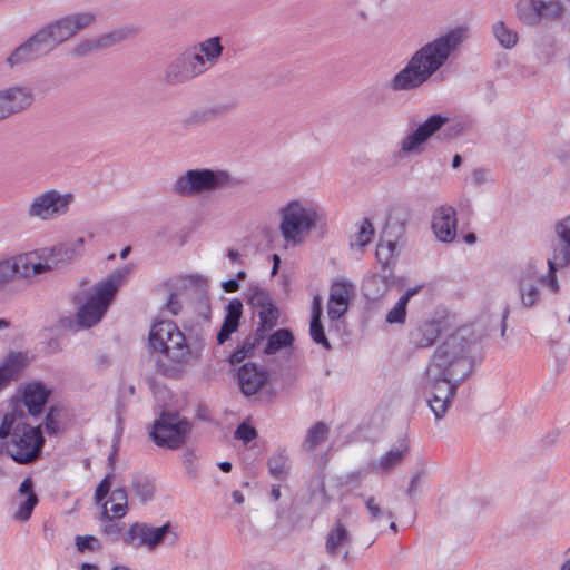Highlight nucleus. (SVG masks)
Here are the masks:
<instances>
[{"label":"nucleus","mask_w":570,"mask_h":570,"mask_svg":"<svg viewBox=\"0 0 570 570\" xmlns=\"http://www.w3.org/2000/svg\"><path fill=\"white\" fill-rule=\"evenodd\" d=\"M478 347L476 341L459 331L434 352L425 371V384L431 390L428 403L436 420L444 416L458 387L472 373Z\"/></svg>","instance_id":"f257e3e1"},{"label":"nucleus","mask_w":570,"mask_h":570,"mask_svg":"<svg viewBox=\"0 0 570 570\" xmlns=\"http://www.w3.org/2000/svg\"><path fill=\"white\" fill-rule=\"evenodd\" d=\"M469 38L470 29L465 24L440 33L413 52L406 65L390 79L387 87L395 92L419 89L460 51Z\"/></svg>","instance_id":"f03ea898"},{"label":"nucleus","mask_w":570,"mask_h":570,"mask_svg":"<svg viewBox=\"0 0 570 570\" xmlns=\"http://www.w3.org/2000/svg\"><path fill=\"white\" fill-rule=\"evenodd\" d=\"M95 20L96 14L92 11L73 12L52 20L18 46L7 58V63L16 68L36 61L90 27Z\"/></svg>","instance_id":"7ed1b4c3"},{"label":"nucleus","mask_w":570,"mask_h":570,"mask_svg":"<svg viewBox=\"0 0 570 570\" xmlns=\"http://www.w3.org/2000/svg\"><path fill=\"white\" fill-rule=\"evenodd\" d=\"M3 451L17 463L28 464L37 460L45 439L40 428L28 423V415L19 405L4 414L0 425Z\"/></svg>","instance_id":"20e7f679"},{"label":"nucleus","mask_w":570,"mask_h":570,"mask_svg":"<svg viewBox=\"0 0 570 570\" xmlns=\"http://www.w3.org/2000/svg\"><path fill=\"white\" fill-rule=\"evenodd\" d=\"M558 271L547 263V271L543 272V259L540 257H531L519 266L513 281L522 307H537L544 297V288L551 294L560 292Z\"/></svg>","instance_id":"39448f33"},{"label":"nucleus","mask_w":570,"mask_h":570,"mask_svg":"<svg viewBox=\"0 0 570 570\" xmlns=\"http://www.w3.org/2000/svg\"><path fill=\"white\" fill-rule=\"evenodd\" d=\"M279 234L286 247H296L304 244L321 220L316 206L293 199L278 209Z\"/></svg>","instance_id":"423d86ee"},{"label":"nucleus","mask_w":570,"mask_h":570,"mask_svg":"<svg viewBox=\"0 0 570 570\" xmlns=\"http://www.w3.org/2000/svg\"><path fill=\"white\" fill-rule=\"evenodd\" d=\"M129 273V266L117 268L106 279L94 285L77 312V323L81 327L89 328L100 322Z\"/></svg>","instance_id":"0eeeda50"},{"label":"nucleus","mask_w":570,"mask_h":570,"mask_svg":"<svg viewBox=\"0 0 570 570\" xmlns=\"http://www.w3.org/2000/svg\"><path fill=\"white\" fill-rule=\"evenodd\" d=\"M179 539L177 528L166 521L161 525H153L148 522L135 521L130 523L122 534V543L126 547L148 552H155L160 547L175 546Z\"/></svg>","instance_id":"6e6552de"},{"label":"nucleus","mask_w":570,"mask_h":570,"mask_svg":"<svg viewBox=\"0 0 570 570\" xmlns=\"http://www.w3.org/2000/svg\"><path fill=\"white\" fill-rule=\"evenodd\" d=\"M230 180V175L225 170L189 169L176 179L171 193L181 197H196L225 188Z\"/></svg>","instance_id":"1a4fd4ad"},{"label":"nucleus","mask_w":570,"mask_h":570,"mask_svg":"<svg viewBox=\"0 0 570 570\" xmlns=\"http://www.w3.org/2000/svg\"><path fill=\"white\" fill-rule=\"evenodd\" d=\"M75 196L71 193H60L57 189H48L36 195L29 203L27 216L30 219L41 222L55 220L67 215Z\"/></svg>","instance_id":"9d476101"},{"label":"nucleus","mask_w":570,"mask_h":570,"mask_svg":"<svg viewBox=\"0 0 570 570\" xmlns=\"http://www.w3.org/2000/svg\"><path fill=\"white\" fill-rule=\"evenodd\" d=\"M190 423L176 413H161L155 421L150 433L153 441L159 446L177 449L185 443L190 432Z\"/></svg>","instance_id":"9b49d317"},{"label":"nucleus","mask_w":570,"mask_h":570,"mask_svg":"<svg viewBox=\"0 0 570 570\" xmlns=\"http://www.w3.org/2000/svg\"><path fill=\"white\" fill-rule=\"evenodd\" d=\"M564 4L561 0H519L515 6L518 19L530 27L542 21L559 20L564 14Z\"/></svg>","instance_id":"f8f14e48"},{"label":"nucleus","mask_w":570,"mask_h":570,"mask_svg":"<svg viewBox=\"0 0 570 570\" xmlns=\"http://www.w3.org/2000/svg\"><path fill=\"white\" fill-rule=\"evenodd\" d=\"M205 72L199 56L188 47L167 65L164 77L169 85H180Z\"/></svg>","instance_id":"ddd939ff"},{"label":"nucleus","mask_w":570,"mask_h":570,"mask_svg":"<svg viewBox=\"0 0 570 570\" xmlns=\"http://www.w3.org/2000/svg\"><path fill=\"white\" fill-rule=\"evenodd\" d=\"M8 258L13 278L18 277L30 283L36 276L50 272L42 248L19 253Z\"/></svg>","instance_id":"4468645a"},{"label":"nucleus","mask_w":570,"mask_h":570,"mask_svg":"<svg viewBox=\"0 0 570 570\" xmlns=\"http://www.w3.org/2000/svg\"><path fill=\"white\" fill-rule=\"evenodd\" d=\"M164 346H155L153 350L161 352L168 360L179 366L189 364L200 357L203 351L202 343L187 342L184 333L177 328Z\"/></svg>","instance_id":"2eb2a0df"},{"label":"nucleus","mask_w":570,"mask_h":570,"mask_svg":"<svg viewBox=\"0 0 570 570\" xmlns=\"http://www.w3.org/2000/svg\"><path fill=\"white\" fill-rule=\"evenodd\" d=\"M448 121V118L434 114L424 122L417 126L415 130L406 135L400 144V153L404 155H420L424 150V144L439 131Z\"/></svg>","instance_id":"dca6fc26"},{"label":"nucleus","mask_w":570,"mask_h":570,"mask_svg":"<svg viewBox=\"0 0 570 570\" xmlns=\"http://www.w3.org/2000/svg\"><path fill=\"white\" fill-rule=\"evenodd\" d=\"M33 101L35 95L30 87L12 86L0 89V120L27 110Z\"/></svg>","instance_id":"f3484780"},{"label":"nucleus","mask_w":570,"mask_h":570,"mask_svg":"<svg viewBox=\"0 0 570 570\" xmlns=\"http://www.w3.org/2000/svg\"><path fill=\"white\" fill-rule=\"evenodd\" d=\"M554 237L547 263L558 269L570 266V214L554 224Z\"/></svg>","instance_id":"a211bd4d"},{"label":"nucleus","mask_w":570,"mask_h":570,"mask_svg":"<svg viewBox=\"0 0 570 570\" xmlns=\"http://www.w3.org/2000/svg\"><path fill=\"white\" fill-rule=\"evenodd\" d=\"M431 228L439 242L452 243L456 237V212L450 205H441L432 214Z\"/></svg>","instance_id":"6ab92c4d"},{"label":"nucleus","mask_w":570,"mask_h":570,"mask_svg":"<svg viewBox=\"0 0 570 570\" xmlns=\"http://www.w3.org/2000/svg\"><path fill=\"white\" fill-rule=\"evenodd\" d=\"M352 544V534L342 522L337 519L330 528L325 539V551L330 558L341 557L347 560L350 556V547Z\"/></svg>","instance_id":"aec40b11"},{"label":"nucleus","mask_w":570,"mask_h":570,"mask_svg":"<svg viewBox=\"0 0 570 570\" xmlns=\"http://www.w3.org/2000/svg\"><path fill=\"white\" fill-rule=\"evenodd\" d=\"M240 391L250 396L256 394L267 382V373L254 363L244 364L237 372Z\"/></svg>","instance_id":"412c9836"},{"label":"nucleus","mask_w":570,"mask_h":570,"mask_svg":"<svg viewBox=\"0 0 570 570\" xmlns=\"http://www.w3.org/2000/svg\"><path fill=\"white\" fill-rule=\"evenodd\" d=\"M351 295V286L343 281H337L331 286L327 302L330 320L336 321L347 312Z\"/></svg>","instance_id":"4be33fe9"},{"label":"nucleus","mask_w":570,"mask_h":570,"mask_svg":"<svg viewBox=\"0 0 570 570\" xmlns=\"http://www.w3.org/2000/svg\"><path fill=\"white\" fill-rule=\"evenodd\" d=\"M409 452V444L401 442L385 452L379 460L371 462L368 469L377 474H389L403 462Z\"/></svg>","instance_id":"5701e85b"},{"label":"nucleus","mask_w":570,"mask_h":570,"mask_svg":"<svg viewBox=\"0 0 570 570\" xmlns=\"http://www.w3.org/2000/svg\"><path fill=\"white\" fill-rule=\"evenodd\" d=\"M190 49L195 50L196 55L199 56L202 67L205 71L217 65L224 51L219 37L207 38L194 46H190Z\"/></svg>","instance_id":"b1692460"},{"label":"nucleus","mask_w":570,"mask_h":570,"mask_svg":"<svg viewBox=\"0 0 570 570\" xmlns=\"http://www.w3.org/2000/svg\"><path fill=\"white\" fill-rule=\"evenodd\" d=\"M28 362L27 355L21 352H12L0 363V391L8 383L17 379Z\"/></svg>","instance_id":"393cba45"},{"label":"nucleus","mask_w":570,"mask_h":570,"mask_svg":"<svg viewBox=\"0 0 570 570\" xmlns=\"http://www.w3.org/2000/svg\"><path fill=\"white\" fill-rule=\"evenodd\" d=\"M48 396L49 391L46 386L42 383L33 382L26 385L22 403L28 409V413L30 415H38L41 413Z\"/></svg>","instance_id":"a878e982"},{"label":"nucleus","mask_w":570,"mask_h":570,"mask_svg":"<svg viewBox=\"0 0 570 570\" xmlns=\"http://www.w3.org/2000/svg\"><path fill=\"white\" fill-rule=\"evenodd\" d=\"M242 311L243 304L239 299L234 298L228 303L223 325L217 334V342L219 344L225 343L237 331Z\"/></svg>","instance_id":"bb28decb"},{"label":"nucleus","mask_w":570,"mask_h":570,"mask_svg":"<svg viewBox=\"0 0 570 570\" xmlns=\"http://www.w3.org/2000/svg\"><path fill=\"white\" fill-rule=\"evenodd\" d=\"M19 494L26 499L19 503L13 518L18 521H27L30 519L35 507L38 504V497L33 491V483L30 478H26L19 487Z\"/></svg>","instance_id":"cd10ccee"},{"label":"nucleus","mask_w":570,"mask_h":570,"mask_svg":"<svg viewBox=\"0 0 570 570\" xmlns=\"http://www.w3.org/2000/svg\"><path fill=\"white\" fill-rule=\"evenodd\" d=\"M322 316V303L318 296H315L312 305V318L309 324V335L313 342L321 345L324 350L330 351L332 345L327 340L324 331V326L321 322Z\"/></svg>","instance_id":"c85d7f7f"},{"label":"nucleus","mask_w":570,"mask_h":570,"mask_svg":"<svg viewBox=\"0 0 570 570\" xmlns=\"http://www.w3.org/2000/svg\"><path fill=\"white\" fill-rule=\"evenodd\" d=\"M440 333V324L438 322H424L411 332V340L417 347H429L434 344Z\"/></svg>","instance_id":"c756f323"},{"label":"nucleus","mask_w":570,"mask_h":570,"mask_svg":"<svg viewBox=\"0 0 570 570\" xmlns=\"http://www.w3.org/2000/svg\"><path fill=\"white\" fill-rule=\"evenodd\" d=\"M178 326L171 321H160L151 326L149 333V345L150 347L164 346L171 337Z\"/></svg>","instance_id":"7c9ffc66"},{"label":"nucleus","mask_w":570,"mask_h":570,"mask_svg":"<svg viewBox=\"0 0 570 570\" xmlns=\"http://www.w3.org/2000/svg\"><path fill=\"white\" fill-rule=\"evenodd\" d=\"M137 33H138V28L127 26V27L117 28L110 32L104 33L98 39H99L101 49H106V48L112 47L117 43H120L125 40H128V39L132 38L134 36H136Z\"/></svg>","instance_id":"2f4dec72"},{"label":"nucleus","mask_w":570,"mask_h":570,"mask_svg":"<svg viewBox=\"0 0 570 570\" xmlns=\"http://www.w3.org/2000/svg\"><path fill=\"white\" fill-rule=\"evenodd\" d=\"M492 33L500 46L504 49H512L519 40L518 32L508 27L502 20L495 21L492 24Z\"/></svg>","instance_id":"473e14b6"},{"label":"nucleus","mask_w":570,"mask_h":570,"mask_svg":"<svg viewBox=\"0 0 570 570\" xmlns=\"http://www.w3.org/2000/svg\"><path fill=\"white\" fill-rule=\"evenodd\" d=\"M287 461L288 456L285 450L274 452L267 461L269 474L276 480H285L289 471Z\"/></svg>","instance_id":"72a5a7b5"},{"label":"nucleus","mask_w":570,"mask_h":570,"mask_svg":"<svg viewBox=\"0 0 570 570\" xmlns=\"http://www.w3.org/2000/svg\"><path fill=\"white\" fill-rule=\"evenodd\" d=\"M46 261L49 263L50 272L55 268L72 263L62 243L51 247H42Z\"/></svg>","instance_id":"f704fd0d"},{"label":"nucleus","mask_w":570,"mask_h":570,"mask_svg":"<svg viewBox=\"0 0 570 570\" xmlns=\"http://www.w3.org/2000/svg\"><path fill=\"white\" fill-rule=\"evenodd\" d=\"M116 519L111 518L110 514H108V510L106 505H104V511L101 512L100 521H101V532L104 535H106L109 540L116 541L120 540L122 542V534L125 529L124 523H117L115 522Z\"/></svg>","instance_id":"c9c22d12"},{"label":"nucleus","mask_w":570,"mask_h":570,"mask_svg":"<svg viewBox=\"0 0 570 570\" xmlns=\"http://www.w3.org/2000/svg\"><path fill=\"white\" fill-rule=\"evenodd\" d=\"M293 341L294 336L288 330H277L268 338L264 352L266 354H274L283 347L291 346Z\"/></svg>","instance_id":"e433bc0d"},{"label":"nucleus","mask_w":570,"mask_h":570,"mask_svg":"<svg viewBox=\"0 0 570 570\" xmlns=\"http://www.w3.org/2000/svg\"><path fill=\"white\" fill-rule=\"evenodd\" d=\"M413 295L412 291H406L393 308L386 314L385 321L390 324H403L406 318V306Z\"/></svg>","instance_id":"4c0bfd02"},{"label":"nucleus","mask_w":570,"mask_h":570,"mask_svg":"<svg viewBox=\"0 0 570 570\" xmlns=\"http://www.w3.org/2000/svg\"><path fill=\"white\" fill-rule=\"evenodd\" d=\"M246 299L255 311L271 306L273 302L269 292L259 286H250L246 292Z\"/></svg>","instance_id":"58836bf2"},{"label":"nucleus","mask_w":570,"mask_h":570,"mask_svg":"<svg viewBox=\"0 0 570 570\" xmlns=\"http://www.w3.org/2000/svg\"><path fill=\"white\" fill-rule=\"evenodd\" d=\"M373 234L374 228L370 219H362V222L358 224L357 232L355 233L351 240V247L356 246L358 248H362L366 246L371 242Z\"/></svg>","instance_id":"ea45409f"},{"label":"nucleus","mask_w":570,"mask_h":570,"mask_svg":"<svg viewBox=\"0 0 570 570\" xmlns=\"http://www.w3.org/2000/svg\"><path fill=\"white\" fill-rule=\"evenodd\" d=\"M327 433V425L323 422H317L307 431L306 439L304 442L305 448H307L308 450L315 449L326 439Z\"/></svg>","instance_id":"a19ab883"},{"label":"nucleus","mask_w":570,"mask_h":570,"mask_svg":"<svg viewBox=\"0 0 570 570\" xmlns=\"http://www.w3.org/2000/svg\"><path fill=\"white\" fill-rule=\"evenodd\" d=\"M132 491L141 502H148L153 499L155 493V487L154 483L144 476H136L132 480Z\"/></svg>","instance_id":"79ce46f5"},{"label":"nucleus","mask_w":570,"mask_h":570,"mask_svg":"<svg viewBox=\"0 0 570 570\" xmlns=\"http://www.w3.org/2000/svg\"><path fill=\"white\" fill-rule=\"evenodd\" d=\"M386 289V283L382 276L372 275L363 283V291L367 298L376 299Z\"/></svg>","instance_id":"37998d69"},{"label":"nucleus","mask_w":570,"mask_h":570,"mask_svg":"<svg viewBox=\"0 0 570 570\" xmlns=\"http://www.w3.org/2000/svg\"><path fill=\"white\" fill-rule=\"evenodd\" d=\"M256 312L259 317L261 328L271 330L276 325L278 320V309L275 307L273 302L271 303V306L261 307Z\"/></svg>","instance_id":"c03bdc74"},{"label":"nucleus","mask_w":570,"mask_h":570,"mask_svg":"<svg viewBox=\"0 0 570 570\" xmlns=\"http://www.w3.org/2000/svg\"><path fill=\"white\" fill-rule=\"evenodd\" d=\"M76 547L79 552H97L102 546L98 538L94 535H77L75 539Z\"/></svg>","instance_id":"a18cd8bd"},{"label":"nucleus","mask_w":570,"mask_h":570,"mask_svg":"<svg viewBox=\"0 0 570 570\" xmlns=\"http://www.w3.org/2000/svg\"><path fill=\"white\" fill-rule=\"evenodd\" d=\"M396 245L394 242L381 240L376 247V257L383 265H389L395 256Z\"/></svg>","instance_id":"49530a36"},{"label":"nucleus","mask_w":570,"mask_h":570,"mask_svg":"<svg viewBox=\"0 0 570 570\" xmlns=\"http://www.w3.org/2000/svg\"><path fill=\"white\" fill-rule=\"evenodd\" d=\"M365 507L371 514L372 521H380L383 518L393 519L394 515L391 511L383 510L376 502L374 497H368L365 500Z\"/></svg>","instance_id":"de8ad7c7"},{"label":"nucleus","mask_w":570,"mask_h":570,"mask_svg":"<svg viewBox=\"0 0 570 570\" xmlns=\"http://www.w3.org/2000/svg\"><path fill=\"white\" fill-rule=\"evenodd\" d=\"M87 239L85 237H78L76 239L62 243L71 261H76L85 254Z\"/></svg>","instance_id":"09e8293b"},{"label":"nucleus","mask_w":570,"mask_h":570,"mask_svg":"<svg viewBox=\"0 0 570 570\" xmlns=\"http://www.w3.org/2000/svg\"><path fill=\"white\" fill-rule=\"evenodd\" d=\"M87 239L85 237H78L76 239L62 243L71 261H76L85 254Z\"/></svg>","instance_id":"8fccbe9b"},{"label":"nucleus","mask_w":570,"mask_h":570,"mask_svg":"<svg viewBox=\"0 0 570 570\" xmlns=\"http://www.w3.org/2000/svg\"><path fill=\"white\" fill-rule=\"evenodd\" d=\"M87 239L85 237H78L76 239L62 243L71 261H76L85 254Z\"/></svg>","instance_id":"3c124183"},{"label":"nucleus","mask_w":570,"mask_h":570,"mask_svg":"<svg viewBox=\"0 0 570 570\" xmlns=\"http://www.w3.org/2000/svg\"><path fill=\"white\" fill-rule=\"evenodd\" d=\"M254 350V344L245 341L240 346H238L229 356V363L232 365H236L242 363L245 358H247Z\"/></svg>","instance_id":"603ef678"},{"label":"nucleus","mask_w":570,"mask_h":570,"mask_svg":"<svg viewBox=\"0 0 570 570\" xmlns=\"http://www.w3.org/2000/svg\"><path fill=\"white\" fill-rule=\"evenodd\" d=\"M100 49H101V47L99 43V39H86V40L79 42L75 47L73 55L76 57H83L94 50H100Z\"/></svg>","instance_id":"864d4df0"},{"label":"nucleus","mask_w":570,"mask_h":570,"mask_svg":"<svg viewBox=\"0 0 570 570\" xmlns=\"http://www.w3.org/2000/svg\"><path fill=\"white\" fill-rule=\"evenodd\" d=\"M256 436V430L245 422L240 423L235 431V439L243 441L245 444L253 441Z\"/></svg>","instance_id":"5fc2aeb1"},{"label":"nucleus","mask_w":570,"mask_h":570,"mask_svg":"<svg viewBox=\"0 0 570 570\" xmlns=\"http://www.w3.org/2000/svg\"><path fill=\"white\" fill-rule=\"evenodd\" d=\"M13 275L9 258H0V289L11 283Z\"/></svg>","instance_id":"6e6d98bb"},{"label":"nucleus","mask_w":570,"mask_h":570,"mask_svg":"<svg viewBox=\"0 0 570 570\" xmlns=\"http://www.w3.org/2000/svg\"><path fill=\"white\" fill-rule=\"evenodd\" d=\"M104 505H106L108 514L117 520L124 518L128 511V504H120V502H109L108 500Z\"/></svg>","instance_id":"4d7b16f0"},{"label":"nucleus","mask_w":570,"mask_h":570,"mask_svg":"<svg viewBox=\"0 0 570 570\" xmlns=\"http://www.w3.org/2000/svg\"><path fill=\"white\" fill-rule=\"evenodd\" d=\"M112 474L106 475L97 485L95 491V499L97 502L104 500L110 491Z\"/></svg>","instance_id":"13d9d810"},{"label":"nucleus","mask_w":570,"mask_h":570,"mask_svg":"<svg viewBox=\"0 0 570 570\" xmlns=\"http://www.w3.org/2000/svg\"><path fill=\"white\" fill-rule=\"evenodd\" d=\"M489 179V171L483 168H476L471 175V183L475 186H481Z\"/></svg>","instance_id":"bf43d9fd"},{"label":"nucleus","mask_w":570,"mask_h":570,"mask_svg":"<svg viewBox=\"0 0 570 570\" xmlns=\"http://www.w3.org/2000/svg\"><path fill=\"white\" fill-rule=\"evenodd\" d=\"M165 307L173 315H177L178 312L181 309L180 301L178 299V296L175 293H170V295L167 298Z\"/></svg>","instance_id":"052dcab7"},{"label":"nucleus","mask_w":570,"mask_h":570,"mask_svg":"<svg viewBox=\"0 0 570 570\" xmlns=\"http://www.w3.org/2000/svg\"><path fill=\"white\" fill-rule=\"evenodd\" d=\"M120 502V504H127V492L124 488L115 489L109 498V502Z\"/></svg>","instance_id":"680f3d73"},{"label":"nucleus","mask_w":570,"mask_h":570,"mask_svg":"<svg viewBox=\"0 0 570 570\" xmlns=\"http://www.w3.org/2000/svg\"><path fill=\"white\" fill-rule=\"evenodd\" d=\"M222 287L226 293H234L239 289L238 281L235 278L222 283Z\"/></svg>","instance_id":"e2e57ef3"},{"label":"nucleus","mask_w":570,"mask_h":570,"mask_svg":"<svg viewBox=\"0 0 570 570\" xmlns=\"http://www.w3.org/2000/svg\"><path fill=\"white\" fill-rule=\"evenodd\" d=\"M210 112L209 111H206V110H203V111H196L194 112L190 118L188 119L189 122H202V121H207L210 117H209Z\"/></svg>","instance_id":"0e129e2a"},{"label":"nucleus","mask_w":570,"mask_h":570,"mask_svg":"<svg viewBox=\"0 0 570 570\" xmlns=\"http://www.w3.org/2000/svg\"><path fill=\"white\" fill-rule=\"evenodd\" d=\"M46 430L48 433H56L58 430L57 423L53 420V412L50 411L46 416Z\"/></svg>","instance_id":"69168bd1"},{"label":"nucleus","mask_w":570,"mask_h":570,"mask_svg":"<svg viewBox=\"0 0 570 570\" xmlns=\"http://www.w3.org/2000/svg\"><path fill=\"white\" fill-rule=\"evenodd\" d=\"M419 481H420V474H415L412 476L410 484H409V489H407L409 495L413 494V492L415 491V489L419 484Z\"/></svg>","instance_id":"338daca9"},{"label":"nucleus","mask_w":570,"mask_h":570,"mask_svg":"<svg viewBox=\"0 0 570 570\" xmlns=\"http://www.w3.org/2000/svg\"><path fill=\"white\" fill-rule=\"evenodd\" d=\"M232 498H233V501L236 503V504H242L244 502V495L240 491L238 490H235L233 491L232 493Z\"/></svg>","instance_id":"774afa93"}]
</instances>
